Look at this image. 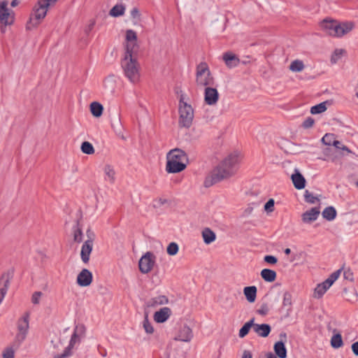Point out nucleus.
<instances>
[{
    "mask_svg": "<svg viewBox=\"0 0 358 358\" xmlns=\"http://www.w3.org/2000/svg\"><path fill=\"white\" fill-rule=\"evenodd\" d=\"M241 164L240 158H222L206 176L203 185L210 187L213 185L234 176Z\"/></svg>",
    "mask_w": 358,
    "mask_h": 358,
    "instance_id": "1",
    "label": "nucleus"
},
{
    "mask_svg": "<svg viewBox=\"0 0 358 358\" xmlns=\"http://www.w3.org/2000/svg\"><path fill=\"white\" fill-rule=\"evenodd\" d=\"M320 27L327 35L341 37L352 30L354 23L352 22H339L327 18L321 22Z\"/></svg>",
    "mask_w": 358,
    "mask_h": 358,
    "instance_id": "2",
    "label": "nucleus"
},
{
    "mask_svg": "<svg viewBox=\"0 0 358 358\" xmlns=\"http://www.w3.org/2000/svg\"><path fill=\"white\" fill-rule=\"evenodd\" d=\"M186 96L181 93L178 102V126L180 128L189 129L192 125L194 110L192 106L185 101Z\"/></svg>",
    "mask_w": 358,
    "mask_h": 358,
    "instance_id": "3",
    "label": "nucleus"
},
{
    "mask_svg": "<svg viewBox=\"0 0 358 358\" xmlns=\"http://www.w3.org/2000/svg\"><path fill=\"white\" fill-rule=\"evenodd\" d=\"M121 67L124 76L129 81L136 84L140 80V65L136 57H123Z\"/></svg>",
    "mask_w": 358,
    "mask_h": 358,
    "instance_id": "4",
    "label": "nucleus"
},
{
    "mask_svg": "<svg viewBox=\"0 0 358 358\" xmlns=\"http://www.w3.org/2000/svg\"><path fill=\"white\" fill-rule=\"evenodd\" d=\"M49 3L44 0H38L37 3L33 8L29 20L27 22V29H32L36 27L46 16Z\"/></svg>",
    "mask_w": 358,
    "mask_h": 358,
    "instance_id": "5",
    "label": "nucleus"
},
{
    "mask_svg": "<svg viewBox=\"0 0 358 358\" xmlns=\"http://www.w3.org/2000/svg\"><path fill=\"white\" fill-rule=\"evenodd\" d=\"M214 83L207 63L201 62L196 66V84L199 87H207Z\"/></svg>",
    "mask_w": 358,
    "mask_h": 358,
    "instance_id": "6",
    "label": "nucleus"
},
{
    "mask_svg": "<svg viewBox=\"0 0 358 358\" xmlns=\"http://www.w3.org/2000/svg\"><path fill=\"white\" fill-rule=\"evenodd\" d=\"M8 2L6 0L0 1V29L2 33L6 32V27L12 25L15 22V13L8 8Z\"/></svg>",
    "mask_w": 358,
    "mask_h": 358,
    "instance_id": "7",
    "label": "nucleus"
},
{
    "mask_svg": "<svg viewBox=\"0 0 358 358\" xmlns=\"http://www.w3.org/2000/svg\"><path fill=\"white\" fill-rule=\"evenodd\" d=\"M86 236L87 238L83 243L80 251V258L85 264L89 262L90 254L93 249V243L95 239V234L90 227H88L86 230Z\"/></svg>",
    "mask_w": 358,
    "mask_h": 358,
    "instance_id": "8",
    "label": "nucleus"
},
{
    "mask_svg": "<svg viewBox=\"0 0 358 358\" xmlns=\"http://www.w3.org/2000/svg\"><path fill=\"white\" fill-rule=\"evenodd\" d=\"M156 257L151 252H147L138 262L139 270L142 273H148L153 268Z\"/></svg>",
    "mask_w": 358,
    "mask_h": 358,
    "instance_id": "9",
    "label": "nucleus"
},
{
    "mask_svg": "<svg viewBox=\"0 0 358 358\" xmlns=\"http://www.w3.org/2000/svg\"><path fill=\"white\" fill-rule=\"evenodd\" d=\"M178 158H167L166 171L169 173H176L182 171L189 164L188 158L185 162L178 161Z\"/></svg>",
    "mask_w": 358,
    "mask_h": 358,
    "instance_id": "10",
    "label": "nucleus"
},
{
    "mask_svg": "<svg viewBox=\"0 0 358 358\" xmlns=\"http://www.w3.org/2000/svg\"><path fill=\"white\" fill-rule=\"evenodd\" d=\"M18 333L16 335L15 341L20 344L26 338L29 329V314L27 313L18 322Z\"/></svg>",
    "mask_w": 358,
    "mask_h": 358,
    "instance_id": "11",
    "label": "nucleus"
},
{
    "mask_svg": "<svg viewBox=\"0 0 358 358\" xmlns=\"http://www.w3.org/2000/svg\"><path fill=\"white\" fill-rule=\"evenodd\" d=\"M219 99V94L215 88L207 87L205 88L204 100L210 106L217 103Z\"/></svg>",
    "mask_w": 358,
    "mask_h": 358,
    "instance_id": "12",
    "label": "nucleus"
},
{
    "mask_svg": "<svg viewBox=\"0 0 358 358\" xmlns=\"http://www.w3.org/2000/svg\"><path fill=\"white\" fill-rule=\"evenodd\" d=\"M92 278V273L88 269L83 268L77 276V283L81 287L89 286Z\"/></svg>",
    "mask_w": 358,
    "mask_h": 358,
    "instance_id": "13",
    "label": "nucleus"
},
{
    "mask_svg": "<svg viewBox=\"0 0 358 358\" xmlns=\"http://www.w3.org/2000/svg\"><path fill=\"white\" fill-rule=\"evenodd\" d=\"M193 338L192 330L187 325L180 327L175 340L182 342H189Z\"/></svg>",
    "mask_w": 358,
    "mask_h": 358,
    "instance_id": "14",
    "label": "nucleus"
},
{
    "mask_svg": "<svg viewBox=\"0 0 358 358\" xmlns=\"http://www.w3.org/2000/svg\"><path fill=\"white\" fill-rule=\"evenodd\" d=\"M222 59L226 66L230 69L237 66L240 63L238 57L231 52H224Z\"/></svg>",
    "mask_w": 358,
    "mask_h": 358,
    "instance_id": "15",
    "label": "nucleus"
},
{
    "mask_svg": "<svg viewBox=\"0 0 358 358\" xmlns=\"http://www.w3.org/2000/svg\"><path fill=\"white\" fill-rule=\"evenodd\" d=\"M292 184L296 189H303L306 185V178L297 169H295L294 173H292Z\"/></svg>",
    "mask_w": 358,
    "mask_h": 358,
    "instance_id": "16",
    "label": "nucleus"
},
{
    "mask_svg": "<svg viewBox=\"0 0 358 358\" xmlns=\"http://www.w3.org/2000/svg\"><path fill=\"white\" fill-rule=\"evenodd\" d=\"M171 315V310L168 307H164L156 311L154 314V320L157 323L166 322Z\"/></svg>",
    "mask_w": 358,
    "mask_h": 358,
    "instance_id": "17",
    "label": "nucleus"
},
{
    "mask_svg": "<svg viewBox=\"0 0 358 358\" xmlns=\"http://www.w3.org/2000/svg\"><path fill=\"white\" fill-rule=\"evenodd\" d=\"M169 303V299L165 295H158L155 297L150 299L146 302V306L148 308H156L159 306L167 304Z\"/></svg>",
    "mask_w": 358,
    "mask_h": 358,
    "instance_id": "18",
    "label": "nucleus"
},
{
    "mask_svg": "<svg viewBox=\"0 0 358 358\" xmlns=\"http://www.w3.org/2000/svg\"><path fill=\"white\" fill-rule=\"evenodd\" d=\"M82 337L78 336L74 331L71 336L69 345L64 350V352L60 355H56L54 356V358H66L70 355V351L72 348H73L74 345L77 343H80V338Z\"/></svg>",
    "mask_w": 358,
    "mask_h": 358,
    "instance_id": "19",
    "label": "nucleus"
},
{
    "mask_svg": "<svg viewBox=\"0 0 358 358\" xmlns=\"http://www.w3.org/2000/svg\"><path fill=\"white\" fill-rule=\"evenodd\" d=\"M320 208L314 207L306 211L302 215V220L304 222L310 223L316 220L320 215Z\"/></svg>",
    "mask_w": 358,
    "mask_h": 358,
    "instance_id": "20",
    "label": "nucleus"
},
{
    "mask_svg": "<svg viewBox=\"0 0 358 358\" xmlns=\"http://www.w3.org/2000/svg\"><path fill=\"white\" fill-rule=\"evenodd\" d=\"M271 327L268 324L255 323L254 331L261 337H267L271 333Z\"/></svg>",
    "mask_w": 358,
    "mask_h": 358,
    "instance_id": "21",
    "label": "nucleus"
},
{
    "mask_svg": "<svg viewBox=\"0 0 358 358\" xmlns=\"http://www.w3.org/2000/svg\"><path fill=\"white\" fill-rule=\"evenodd\" d=\"M257 289L255 286L245 287L243 289V294L246 299L250 303H253L256 300Z\"/></svg>",
    "mask_w": 358,
    "mask_h": 358,
    "instance_id": "22",
    "label": "nucleus"
},
{
    "mask_svg": "<svg viewBox=\"0 0 358 358\" xmlns=\"http://www.w3.org/2000/svg\"><path fill=\"white\" fill-rule=\"evenodd\" d=\"M273 350L276 356L279 358H286L287 357V349L285 348V343L282 341H278L274 344Z\"/></svg>",
    "mask_w": 358,
    "mask_h": 358,
    "instance_id": "23",
    "label": "nucleus"
},
{
    "mask_svg": "<svg viewBox=\"0 0 358 358\" xmlns=\"http://www.w3.org/2000/svg\"><path fill=\"white\" fill-rule=\"evenodd\" d=\"M261 277L268 282H272L276 279V272L269 268H264L261 271Z\"/></svg>",
    "mask_w": 358,
    "mask_h": 358,
    "instance_id": "24",
    "label": "nucleus"
},
{
    "mask_svg": "<svg viewBox=\"0 0 358 358\" xmlns=\"http://www.w3.org/2000/svg\"><path fill=\"white\" fill-rule=\"evenodd\" d=\"M138 48L137 42H126L124 57H134L133 55L137 51Z\"/></svg>",
    "mask_w": 358,
    "mask_h": 358,
    "instance_id": "25",
    "label": "nucleus"
},
{
    "mask_svg": "<svg viewBox=\"0 0 358 358\" xmlns=\"http://www.w3.org/2000/svg\"><path fill=\"white\" fill-rule=\"evenodd\" d=\"M255 326V317H252L248 322H247L239 330L238 336L240 338H244L248 335L251 328L254 330Z\"/></svg>",
    "mask_w": 358,
    "mask_h": 358,
    "instance_id": "26",
    "label": "nucleus"
},
{
    "mask_svg": "<svg viewBox=\"0 0 358 358\" xmlns=\"http://www.w3.org/2000/svg\"><path fill=\"white\" fill-rule=\"evenodd\" d=\"M322 217L328 221L334 220L337 215L336 210L333 206H328L322 213Z\"/></svg>",
    "mask_w": 358,
    "mask_h": 358,
    "instance_id": "27",
    "label": "nucleus"
},
{
    "mask_svg": "<svg viewBox=\"0 0 358 358\" xmlns=\"http://www.w3.org/2000/svg\"><path fill=\"white\" fill-rule=\"evenodd\" d=\"M202 236L203 238V241L206 244H210L213 243L216 238V235L214 231H213L209 228H205L202 231Z\"/></svg>",
    "mask_w": 358,
    "mask_h": 358,
    "instance_id": "28",
    "label": "nucleus"
},
{
    "mask_svg": "<svg viewBox=\"0 0 358 358\" xmlns=\"http://www.w3.org/2000/svg\"><path fill=\"white\" fill-rule=\"evenodd\" d=\"M73 237L76 243H80L83 240V234L82 229L79 227L78 221L76 224L73 227Z\"/></svg>",
    "mask_w": 358,
    "mask_h": 358,
    "instance_id": "29",
    "label": "nucleus"
},
{
    "mask_svg": "<svg viewBox=\"0 0 358 358\" xmlns=\"http://www.w3.org/2000/svg\"><path fill=\"white\" fill-rule=\"evenodd\" d=\"M103 110V106L98 102L94 101L90 104L91 113L96 117H99L102 115Z\"/></svg>",
    "mask_w": 358,
    "mask_h": 358,
    "instance_id": "30",
    "label": "nucleus"
},
{
    "mask_svg": "<svg viewBox=\"0 0 358 358\" xmlns=\"http://www.w3.org/2000/svg\"><path fill=\"white\" fill-rule=\"evenodd\" d=\"M322 142L327 145H333L334 143L339 144V141L334 134H326L322 138Z\"/></svg>",
    "mask_w": 358,
    "mask_h": 358,
    "instance_id": "31",
    "label": "nucleus"
},
{
    "mask_svg": "<svg viewBox=\"0 0 358 358\" xmlns=\"http://www.w3.org/2000/svg\"><path fill=\"white\" fill-rule=\"evenodd\" d=\"M328 101H324L315 106H313L310 108V113L313 115L320 114L324 112L327 110V103Z\"/></svg>",
    "mask_w": 358,
    "mask_h": 358,
    "instance_id": "32",
    "label": "nucleus"
},
{
    "mask_svg": "<svg viewBox=\"0 0 358 358\" xmlns=\"http://www.w3.org/2000/svg\"><path fill=\"white\" fill-rule=\"evenodd\" d=\"M331 345L332 348L337 349L343 346V342L340 334H336L331 337Z\"/></svg>",
    "mask_w": 358,
    "mask_h": 358,
    "instance_id": "33",
    "label": "nucleus"
},
{
    "mask_svg": "<svg viewBox=\"0 0 358 358\" xmlns=\"http://www.w3.org/2000/svg\"><path fill=\"white\" fill-rule=\"evenodd\" d=\"M125 8L122 5H115L110 10V15L113 17H119L124 13Z\"/></svg>",
    "mask_w": 358,
    "mask_h": 358,
    "instance_id": "34",
    "label": "nucleus"
},
{
    "mask_svg": "<svg viewBox=\"0 0 358 358\" xmlns=\"http://www.w3.org/2000/svg\"><path fill=\"white\" fill-rule=\"evenodd\" d=\"M271 310V306L267 302H262L259 308L256 310L257 313L262 316H265L268 314Z\"/></svg>",
    "mask_w": 358,
    "mask_h": 358,
    "instance_id": "35",
    "label": "nucleus"
},
{
    "mask_svg": "<svg viewBox=\"0 0 358 358\" xmlns=\"http://www.w3.org/2000/svg\"><path fill=\"white\" fill-rule=\"evenodd\" d=\"M104 173L106 176L108 178L110 182H113L115 180V171L114 168L110 165H106L104 167Z\"/></svg>",
    "mask_w": 358,
    "mask_h": 358,
    "instance_id": "36",
    "label": "nucleus"
},
{
    "mask_svg": "<svg viewBox=\"0 0 358 358\" xmlns=\"http://www.w3.org/2000/svg\"><path fill=\"white\" fill-rule=\"evenodd\" d=\"M80 148L82 152L87 155H92L94 152V149L92 144L88 141L83 142L81 145Z\"/></svg>",
    "mask_w": 358,
    "mask_h": 358,
    "instance_id": "37",
    "label": "nucleus"
},
{
    "mask_svg": "<svg viewBox=\"0 0 358 358\" xmlns=\"http://www.w3.org/2000/svg\"><path fill=\"white\" fill-rule=\"evenodd\" d=\"M333 146L337 152L341 151V154L343 155H348L351 153V151L341 141H339V144L334 143Z\"/></svg>",
    "mask_w": 358,
    "mask_h": 358,
    "instance_id": "38",
    "label": "nucleus"
},
{
    "mask_svg": "<svg viewBox=\"0 0 358 358\" xmlns=\"http://www.w3.org/2000/svg\"><path fill=\"white\" fill-rule=\"evenodd\" d=\"M187 153L179 148H174L169 151L166 157H187Z\"/></svg>",
    "mask_w": 358,
    "mask_h": 358,
    "instance_id": "39",
    "label": "nucleus"
},
{
    "mask_svg": "<svg viewBox=\"0 0 358 358\" xmlns=\"http://www.w3.org/2000/svg\"><path fill=\"white\" fill-rule=\"evenodd\" d=\"M345 53L343 49H336L331 57V64H336Z\"/></svg>",
    "mask_w": 358,
    "mask_h": 358,
    "instance_id": "40",
    "label": "nucleus"
},
{
    "mask_svg": "<svg viewBox=\"0 0 358 358\" xmlns=\"http://www.w3.org/2000/svg\"><path fill=\"white\" fill-rule=\"evenodd\" d=\"M305 68L303 61L295 59L292 61V72H301Z\"/></svg>",
    "mask_w": 358,
    "mask_h": 358,
    "instance_id": "41",
    "label": "nucleus"
},
{
    "mask_svg": "<svg viewBox=\"0 0 358 358\" xmlns=\"http://www.w3.org/2000/svg\"><path fill=\"white\" fill-rule=\"evenodd\" d=\"M178 245L175 242L169 243L166 248L167 253L171 256L176 255L178 252Z\"/></svg>",
    "mask_w": 358,
    "mask_h": 358,
    "instance_id": "42",
    "label": "nucleus"
},
{
    "mask_svg": "<svg viewBox=\"0 0 358 358\" xmlns=\"http://www.w3.org/2000/svg\"><path fill=\"white\" fill-rule=\"evenodd\" d=\"M306 260V254L303 252H300L299 253L295 255L292 257V262H296L294 263V266L299 265L303 264Z\"/></svg>",
    "mask_w": 358,
    "mask_h": 358,
    "instance_id": "43",
    "label": "nucleus"
},
{
    "mask_svg": "<svg viewBox=\"0 0 358 358\" xmlns=\"http://www.w3.org/2000/svg\"><path fill=\"white\" fill-rule=\"evenodd\" d=\"M304 201L306 203L313 204L316 201H318L319 199L313 196L308 190H306L304 192Z\"/></svg>",
    "mask_w": 358,
    "mask_h": 358,
    "instance_id": "44",
    "label": "nucleus"
},
{
    "mask_svg": "<svg viewBox=\"0 0 358 358\" xmlns=\"http://www.w3.org/2000/svg\"><path fill=\"white\" fill-rule=\"evenodd\" d=\"M143 328L146 333L152 334L154 332V328L152 324L149 322L148 315H145L143 322Z\"/></svg>",
    "mask_w": 358,
    "mask_h": 358,
    "instance_id": "45",
    "label": "nucleus"
},
{
    "mask_svg": "<svg viewBox=\"0 0 358 358\" xmlns=\"http://www.w3.org/2000/svg\"><path fill=\"white\" fill-rule=\"evenodd\" d=\"M126 42H137V34L132 29L126 31Z\"/></svg>",
    "mask_w": 358,
    "mask_h": 358,
    "instance_id": "46",
    "label": "nucleus"
},
{
    "mask_svg": "<svg viewBox=\"0 0 358 358\" xmlns=\"http://www.w3.org/2000/svg\"><path fill=\"white\" fill-rule=\"evenodd\" d=\"M327 292L325 287H324L321 283L318 284L315 288L314 296L317 299L321 298L324 294Z\"/></svg>",
    "mask_w": 358,
    "mask_h": 358,
    "instance_id": "47",
    "label": "nucleus"
},
{
    "mask_svg": "<svg viewBox=\"0 0 358 358\" xmlns=\"http://www.w3.org/2000/svg\"><path fill=\"white\" fill-rule=\"evenodd\" d=\"M86 331V328L83 324H78L76 325L74 332L80 337H84Z\"/></svg>",
    "mask_w": 358,
    "mask_h": 358,
    "instance_id": "48",
    "label": "nucleus"
},
{
    "mask_svg": "<svg viewBox=\"0 0 358 358\" xmlns=\"http://www.w3.org/2000/svg\"><path fill=\"white\" fill-rule=\"evenodd\" d=\"M341 273V269H338L334 273H332L329 278L327 279V283L330 282V284H332L338 279L340 274Z\"/></svg>",
    "mask_w": 358,
    "mask_h": 358,
    "instance_id": "49",
    "label": "nucleus"
},
{
    "mask_svg": "<svg viewBox=\"0 0 358 358\" xmlns=\"http://www.w3.org/2000/svg\"><path fill=\"white\" fill-rule=\"evenodd\" d=\"M341 273V269H338L334 273H332L329 278L327 279V283L330 282V284H332L338 279L340 274Z\"/></svg>",
    "mask_w": 358,
    "mask_h": 358,
    "instance_id": "50",
    "label": "nucleus"
},
{
    "mask_svg": "<svg viewBox=\"0 0 358 358\" xmlns=\"http://www.w3.org/2000/svg\"><path fill=\"white\" fill-rule=\"evenodd\" d=\"M291 306V294L289 292H286L284 294L282 308L287 306Z\"/></svg>",
    "mask_w": 358,
    "mask_h": 358,
    "instance_id": "51",
    "label": "nucleus"
},
{
    "mask_svg": "<svg viewBox=\"0 0 358 358\" xmlns=\"http://www.w3.org/2000/svg\"><path fill=\"white\" fill-rule=\"evenodd\" d=\"M274 200L273 199H270L264 205V210L267 213H271L274 210Z\"/></svg>",
    "mask_w": 358,
    "mask_h": 358,
    "instance_id": "52",
    "label": "nucleus"
},
{
    "mask_svg": "<svg viewBox=\"0 0 358 358\" xmlns=\"http://www.w3.org/2000/svg\"><path fill=\"white\" fill-rule=\"evenodd\" d=\"M130 15L132 19L139 20L141 17V13L138 8L134 7L130 12Z\"/></svg>",
    "mask_w": 358,
    "mask_h": 358,
    "instance_id": "53",
    "label": "nucleus"
},
{
    "mask_svg": "<svg viewBox=\"0 0 358 358\" xmlns=\"http://www.w3.org/2000/svg\"><path fill=\"white\" fill-rule=\"evenodd\" d=\"M315 120L313 118L309 117L306 118L302 124V126L305 129L310 128L313 126Z\"/></svg>",
    "mask_w": 358,
    "mask_h": 358,
    "instance_id": "54",
    "label": "nucleus"
},
{
    "mask_svg": "<svg viewBox=\"0 0 358 358\" xmlns=\"http://www.w3.org/2000/svg\"><path fill=\"white\" fill-rule=\"evenodd\" d=\"M264 260L267 264L272 265L275 264L278 262V259L273 255H266L264 257Z\"/></svg>",
    "mask_w": 358,
    "mask_h": 358,
    "instance_id": "55",
    "label": "nucleus"
},
{
    "mask_svg": "<svg viewBox=\"0 0 358 358\" xmlns=\"http://www.w3.org/2000/svg\"><path fill=\"white\" fill-rule=\"evenodd\" d=\"M42 294H43V293L41 292H35L32 294L31 302L34 304H38Z\"/></svg>",
    "mask_w": 358,
    "mask_h": 358,
    "instance_id": "56",
    "label": "nucleus"
},
{
    "mask_svg": "<svg viewBox=\"0 0 358 358\" xmlns=\"http://www.w3.org/2000/svg\"><path fill=\"white\" fill-rule=\"evenodd\" d=\"M3 358H14V351L12 348H6L3 353Z\"/></svg>",
    "mask_w": 358,
    "mask_h": 358,
    "instance_id": "57",
    "label": "nucleus"
},
{
    "mask_svg": "<svg viewBox=\"0 0 358 358\" xmlns=\"http://www.w3.org/2000/svg\"><path fill=\"white\" fill-rule=\"evenodd\" d=\"M343 276L345 279L350 280L351 282L353 281L354 280L353 273L351 271L350 269L345 270L343 272Z\"/></svg>",
    "mask_w": 358,
    "mask_h": 358,
    "instance_id": "58",
    "label": "nucleus"
},
{
    "mask_svg": "<svg viewBox=\"0 0 358 358\" xmlns=\"http://www.w3.org/2000/svg\"><path fill=\"white\" fill-rule=\"evenodd\" d=\"M351 348L354 355L358 356V341L353 343Z\"/></svg>",
    "mask_w": 358,
    "mask_h": 358,
    "instance_id": "59",
    "label": "nucleus"
},
{
    "mask_svg": "<svg viewBox=\"0 0 358 358\" xmlns=\"http://www.w3.org/2000/svg\"><path fill=\"white\" fill-rule=\"evenodd\" d=\"M94 25H95V21L94 20H91L90 24H88V26L86 27L85 32L87 34L90 32L92 30V29L94 28Z\"/></svg>",
    "mask_w": 358,
    "mask_h": 358,
    "instance_id": "60",
    "label": "nucleus"
},
{
    "mask_svg": "<svg viewBox=\"0 0 358 358\" xmlns=\"http://www.w3.org/2000/svg\"><path fill=\"white\" fill-rule=\"evenodd\" d=\"M253 210V207L249 205L244 210V214L245 215H248L252 213Z\"/></svg>",
    "mask_w": 358,
    "mask_h": 358,
    "instance_id": "61",
    "label": "nucleus"
},
{
    "mask_svg": "<svg viewBox=\"0 0 358 358\" xmlns=\"http://www.w3.org/2000/svg\"><path fill=\"white\" fill-rule=\"evenodd\" d=\"M252 353L248 350H245L243 353L242 358H252Z\"/></svg>",
    "mask_w": 358,
    "mask_h": 358,
    "instance_id": "62",
    "label": "nucleus"
},
{
    "mask_svg": "<svg viewBox=\"0 0 358 358\" xmlns=\"http://www.w3.org/2000/svg\"><path fill=\"white\" fill-rule=\"evenodd\" d=\"M321 284L324 287H325L327 290L332 285V284H330V282L327 283V280H325Z\"/></svg>",
    "mask_w": 358,
    "mask_h": 358,
    "instance_id": "63",
    "label": "nucleus"
},
{
    "mask_svg": "<svg viewBox=\"0 0 358 358\" xmlns=\"http://www.w3.org/2000/svg\"><path fill=\"white\" fill-rule=\"evenodd\" d=\"M266 356V358H278V356H276L272 352H268Z\"/></svg>",
    "mask_w": 358,
    "mask_h": 358,
    "instance_id": "64",
    "label": "nucleus"
}]
</instances>
